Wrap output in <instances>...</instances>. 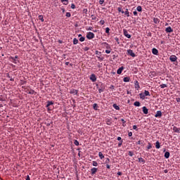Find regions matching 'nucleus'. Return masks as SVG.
Wrapping results in <instances>:
<instances>
[{"label": "nucleus", "instance_id": "f257e3e1", "mask_svg": "<svg viewBox=\"0 0 180 180\" xmlns=\"http://www.w3.org/2000/svg\"><path fill=\"white\" fill-rule=\"evenodd\" d=\"M141 99H146V96H150V91L145 90L144 93L139 94Z\"/></svg>", "mask_w": 180, "mask_h": 180}, {"label": "nucleus", "instance_id": "f03ea898", "mask_svg": "<svg viewBox=\"0 0 180 180\" xmlns=\"http://www.w3.org/2000/svg\"><path fill=\"white\" fill-rule=\"evenodd\" d=\"M18 58H19V56H15V57L11 56L9 60L11 61V63H14V64H18V63H19Z\"/></svg>", "mask_w": 180, "mask_h": 180}, {"label": "nucleus", "instance_id": "7ed1b4c3", "mask_svg": "<svg viewBox=\"0 0 180 180\" xmlns=\"http://www.w3.org/2000/svg\"><path fill=\"white\" fill-rule=\"evenodd\" d=\"M86 37L88 40H92V39H95V34H94V32H87Z\"/></svg>", "mask_w": 180, "mask_h": 180}, {"label": "nucleus", "instance_id": "20e7f679", "mask_svg": "<svg viewBox=\"0 0 180 180\" xmlns=\"http://www.w3.org/2000/svg\"><path fill=\"white\" fill-rule=\"evenodd\" d=\"M123 34H124V36H125V37H127V39H131V35L129 34V32H127V30L124 29Z\"/></svg>", "mask_w": 180, "mask_h": 180}, {"label": "nucleus", "instance_id": "39448f33", "mask_svg": "<svg viewBox=\"0 0 180 180\" xmlns=\"http://www.w3.org/2000/svg\"><path fill=\"white\" fill-rule=\"evenodd\" d=\"M169 60L172 63H175V61H176V60H178V58H176V56H175V55H172L169 57Z\"/></svg>", "mask_w": 180, "mask_h": 180}, {"label": "nucleus", "instance_id": "423d86ee", "mask_svg": "<svg viewBox=\"0 0 180 180\" xmlns=\"http://www.w3.org/2000/svg\"><path fill=\"white\" fill-rule=\"evenodd\" d=\"M127 54L131 56V57H136V53L133 52V50L131 49H128L127 50Z\"/></svg>", "mask_w": 180, "mask_h": 180}, {"label": "nucleus", "instance_id": "0eeeda50", "mask_svg": "<svg viewBox=\"0 0 180 180\" xmlns=\"http://www.w3.org/2000/svg\"><path fill=\"white\" fill-rule=\"evenodd\" d=\"M90 79L92 81V82H96V75H95V74H91L90 75Z\"/></svg>", "mask_w": 180, "mask_h": 180}, {"label": "nucleus", "instance_id": "6e6552de", "mask_svg": "<svg viewBox=\"0 0 180 180\" xmlns=\"http://www.w3.org/2000/svg\"><path fill=\"white\" fill-rule=\"evenodd\" d=\"M162 117V112L161 110L157 111L156 114L155 115V117Z\"/></svg>", "mask_w": 180, "mask_h": 180}, {"label": "nucleus", "instance_id": "1a4fd4ad", "mask_svg": "<svg viewBox=\"0 0 180 180\" xmlns=\"http://www.w3.org/2000/svg\"><path fill=\"white\" fill-rule=\"evenodd\" d=\"M91 175H95V174H96V172H98V168H96V167L91 168Z\"/></svg>", "mask_w": 180, "mask_h": 180}, {"label": "nucleus", "instance_id": "9d476101", "mask_svg": "<svg viewBox=\"0 0 180 180\" xmlns=\"http://www.w3.org/2000/svg\"><path fill=\"white\" fill-rule=\"evenodd\" d=\"M124 70V68L123 66H122L121 68H120L117 70V74H118L119 75H120V74H122V72H123V70Z\"/></svg>", "mask_w": 180, "mask_h": 180}, {"label": "nucleus", "instance_id": "9b49d317", "mask_svg": "<svg viewBox=\"0 0 180 180\" xmlns=\"http://www.w3.org/2000/svg\"><path fill=\"white\" fill-rule=\"evenodd\" d=\"M166 33H172L174 32V30L171 27H168L165 29Z\"/></svg>", "mask_w": 180, "mask_h": 180}, {"label": "nucleus", "instance_id": "f8f14e48", "mask_svg": "<svg viewBox=\"0 0 180 180\" xmlns=\"http://www.w3.org/2000/svg\"><path fill=\"white\" fill-rule=\"evenodd\" d=\"M103 46L107 49V50H110V45L108 44L107 42L103 43Z\"/></svg>", "mask_w": 180, "mask_h": 180}, {"label": "nucleus", "instance_id": "ddd939ff", "mask_svg": "<svg viewBox=\"0 0 180 180\" xmlns=\"http://www.w3.org/2000/svg\"><path fill=\"white\" fill-rule=\"evenodd\" d=\"M152 53L154 54V56H158V49L153 48L152 49Z\"/></svg>", "mask_w": 180, "mask_h": 180}, {"label": "nucleus", "instance_id": "4468645a", "mask_svg": "<svg viewBox=\"0 0 180 180\" xmlns=\"http://www.w3.org/2000/svg\"><path fill=\"white\" fill-rule=\"evenodd\" d=\"M142 109L144 115H148V108H147V107L144 106Z\"/></svg>", "mask_w": 180, "mask_h": 180}, {"label": "nucleus", "instance_id": "2eb2a0df", "mask_svg": "<svg viewBox=\"0 0 180 180\" xmlns=\"http://www.w3.org/2000/svg\"><path fill=\"white\" fill-rule=\"evenodd\" d=\"M153 148V144L151 143H148V146L146 147V151H148Z\"/></svg>", "mask_w": 180, "mask_h": 180}, {"label": "nucleus", "instance_id": "dca6fc26", "mask_svg": "<svg viewBox=\"0 0 180 180\" xmlns=\"http://www.w3.org/2000/svg\"><path fill=\"white\" fill-rule=\"evenodd\" d=\"M105 164L108 165V164H113V160L112 159H109V158H107L106 160H105Z\"/></svg>", "mask_w": 180, "mask_h": 180}, {"label": "nucleus", "instance_id": "f3484780", "mask_svg": "<svg viewBox=\"0 0 180 180\" xmlns=\"http://www.w3.org/2000/svg\"><path fill=\"white\" fill-rule=\"evenodd\" d=\"M161 143H160V141H157L156 143H155V148H157L158 150L161 148Z\"/></svg>", "mask_w": 180, "mask_h": 180}, {"label": "nucleus", "instance_id": "a211bd4d", "mask_svg": "<svg viewBox=\"0 0 180 180\" xmlns=\"http://www.w3.org/2000/svg\"><path fill=\"white\" fill-rule=\"evenodd\" d=\"M137 162H141V164H144L146 162V160L144 158H139L136 160Z\"/></svg>", "mask_w": 180, "mask_h": 180}, {"label": "nucleus", "instance_id": "6ab92c4d", "mask_svg": "<svg viewBox=\"0 0 180 180\" xmlns=\"http://www.w3.org/2000/svg\"><path fill=\"white\" fill-rule=\"evenodd\" d=\"M135 89H137V91H139V89H140V84H139L138 81L135 82Z\"/></svg>", "mask_w": 180, "mask_h": 180}, {"label": "nucleus", "instance_id": "aec40b11", "mask_svg": "<svg viewBox=\"0 0 180 180\" xmlns=\"http://www.w3.org/2000/svg\"><path fill=\"white\" fill-rule=\"evenodd\" d=\"M173 131H174V133H179L180 128H178L176 127H173Z\"/></svg>", "mask_w": 180, "mask_h": 180}, {"label": "nucleus", "instance_id": "412c9836", "mask_svg": "<svg viewBox=\"0 0 180 180\" xmlns=\"http://www.w3.org/2000/svg\"><path fill=\"white\" fill-rule=\"evenodd\" d=\"M70 94H74V95H77L78 94V90L72 89L70 90Z\"/></svg>", "mask_w": 180, "mask_h": 180}, {"label": "nucleus", "instance_id": "4be33fe9", "mask_svg": "<svg viewBox=\"0 0 180 180\" xmlns=\"http://www.w3.org/2000/svg\"><path fill=\"white\" fill-rule=\"evenodd\" d=\"M124 15L129 18L130 16V13H129V9L126 8L125 11H124Z\"/></svg>", "mask_w": 180, "mask_h": 180}, {"label": "nucleus", "instance_id": "5701e85b", "mask_svg": "<svg viewBox=\"0 0 180 180\" xmlns=\"http://www.w3.org/2000/svg\"><path fill=\"white\" fill-rule=\"evenodd\" d=\"M28 94H29L30 95H36V92H35L34 90H33V89L29 90V91H28Z\"/></svg>", "mask_w": 180, "mask_h": 180}, {"label": "nucleus", "instance_id": "b1692460", "mask_svg": "<svg viewBox=\"0 0 180 180\" xmlns=\"http://www.w3.org/2000/svg\"><path fill=\"white\" fill-rule=\"evenodd\" d=\"M112 107L114 108V109H115L116 110H120V107H119V105H117V104H113Z\"/></svg>", "mask_w": 180, "mask_h": 180}, {"label": "nucleus", "instance_id": "393cba45", "mask_svg": "<svg viewBox=\"0 0 180 180\" xmlns=\"http://www.w3.org/2000/svg\"><path fill=\"white\" fill-rule=\"evenodd\" d=\"M124 82H130V78L129 77H124Z\"/></svg>", "mask_w": 180, "mask_h": 180}, {"label": "nucleus", "instance_id": "a878e982", "mask_svg": "<svg viewBox=\"0 0 180 180\" xmlns=\"http://www.w3.org/2000/svg\"><path fill=\"white\" fill-rule=\"evenodd\" d=\"M38 19L41 20V22H44V17L42 15H39Z\"/></svg>", "mask_w": 180, "mask_h": 180}, {"label": "nucleus", "instance_id": "bb28decb", "mask_svg": "<svg viewBox=\"0 0 180 180\" xmlns=\"http://www.w3.org/2000/svg\"><path fill=\"white\" fill-rule=\"evenodd\" d=\"M136 144L139 146H144V141H138Z\"/></svg>", "mask_w": 180, "mask_h": 180}, {"label": "nucleus", "instance_id": "cd10ccee", "mask_svg": "<svg viewBox=\"0 0 180 180\" xmlns=\"http://www.w3.org/2000/svg\"><path fill=\"white\" fill-rule=\"evenodd\" d=\"M136 11H137L138 12H142L143 8H141V6H137V7H136Z\"/></svg>", "mask_w": 180, "mask_h": 180}, {"label": "nucleus", "instance_id": "c85d7f7f", "mask_svg": "<svg viewBox=\"0 0 180 180\" xmlns=\"http://www.w3.org/2000/svg\"><path fill=\"white\" fill-rule=\"evenodd\" d=\"M54 103L53 101H47L46 108H49V106H51V105H53Z\"/></svg>", "mask_w": 180, "mask_h": 180}, {"label": "nucleus", "instance_id": "c756f323", "mask_svg": "<svg viewBox=\"0 0 180 180\" xmlns=\"http://www.w3.org/2000/svg\"><path fill=\"white\" fill-rule=\"evenodd\" d=\"M105 33L108 35L110 34V29L109 27L105 28Z\"/></svg>", "mask_w": 180, "mask_h": 180}, {"label": "nucleus", "instance_id": "7c9ffc66", "mask_svg": "<svg viewBox=\"0 0 180 180\" xmlns=\"http://www.w3.org/2000/svg\"><path fill=\"white\" fill-rule=\"evenodd\" d=\"M168 86L165 84H162L160 85V87L162 88V89H164V88H167Z\"/></svg>", "mask_w": 180, "mask_h": 180}, {"label": "nucleus", "instance_id": "2f4dec72", "mask_svg": "<svg viewBox=\"0 0 180 180\" xmlns=\"http://www.w3.org/2000/svg\"><path fill=\"white\" fill-rule=\"evenodd\" d=\"M7 78H9L10 81H15V79L13 78H12V76H11V75H9V73L7 74Z\"/></svg>", "mask_w": 180, "mask_h": 180}, {"label": "nucleus", "instance_id": "473e14b6", "mask_svg": "<svg viewBox=\"0 0 180 180\" xmlns=\"http://www.w3.org/2000/svg\"><path fill=\"white\" fill-rule=\"evenodd\" d=\"M121 122H122L123 127H126V121L124 120V119H121Z\"/></svg>", "mask_w": 180, "mask_h": 180}, {"label": "nucleus", "instance_id": "72a5a7b5", "mask_svg": "<svg viewBox=\"0 0 180 180\" xmlns=\"http://www.w3.org/2000/svg\"><path fill=\"white\" fill-rule=\"evenodd\" d=\"M93 108H94V110H98V104L94 103L93 105Z\"/></svg>", "mask_w": 180, "mask_h": 180}, {"label": "nucleus", "instance_id": "f704fd0d", "mask_svg": "<svg viewBox=\"0 0 180 180\" xmlns=\"http://www.w3.org/2000/svg\"><path fill=\"white\" fill-rule=\"evenodd\" d=\"M134 106L139 107V106H140L141 104H140V102L136 101L134 103Z\"/></svg>", "mask_w": 180, "mask_h": 180}, {"label": "nucleus", "instance_id": "c9c22d12", "mask_svg": "<svg viewBox=\"0 0 180 180\" xmlns=\"http://www.w3.org/2000/svg\"><path fill=\"white\" fill-rule=\"evenodd\" d=\"M165 157L166 158H169V152H166V153H165Z\"/></svg>", "mask_w": 180, "mask_h": 180}, {"label": "nucleus", "instance_id": "e433bc0d", "mask_svg": "<svg viewBox=\"0 0 180 180\" xmlns=\"http://www.w3.org/2000/svg\"><path fill=\"white\" fill-rule=\"evenodd\" d=\"M154 23H159L160 20L158 18H153Z\"/></svg>", "mask_w": 180, "mask_h": 180}, {"label": "nucleus", "instance_id": "4c0bfd02", "mask_svg": "<svg viewBox=\"0 0 180 180\" xmlns=\"http://www.w3.org/2000/svg\"><path fill=\"white\" fill-rule=\"evenodd\" d=\"M110 167H112V163H110V164H107V165H106V168H107V169H110Z\"/></svg>", "mask_w": 180, "mask_h": 180}, {"label": "nucleus", "instance_id": "58836bf2", "mask_svg": "<svg viewBox=\"0 0 180 180\" xmlns=\"http://www.w3.org/2000/svg\"><path fill=\"white\" fill-rule=\"evenodd\" d=\"M73 44H78V40L77 39V38H75L73 39Z\"/></svg>", "mask_w": 180, "mask_h": 180}, {"label": "nucleus", "instance_id": "ea45409f", "mask_svg": "<svg viewBox=\"0 0 180 180\" xmlns=\"http://www.w3.org/2000/svg\"><path fill=\"white\" fill-rule=\"evenodd\" d=\"M117 11H118V12H121V13H124V11H122V8H120V7H118V8H117Z\"/></svg>", "mask_w": 180, "mask_h": 180}, {"label": "nucleus", "instance_id": "a19ab883", "mask_svg": "<svg viewBox=\"0 0 180 180\" xmlns=\"http://www.w3.org/2000/svg\"><path fill=\"white\" fill-rule=\"evenodd\" d=\"M65 16H66L67 18H71V13L67 12Z\"/></svg>", "mask_w": 180, "mask_h": 180}, {"label": "nucleus", "instance_id": "79ce46f5", "mask_svg": "<svg viewBox=\"0 0 180 180\" xmlns=\"http://www.w3.org/2000/svg\"><path fill=\"white\" fill-rule=\"evenodd\" d=\"M98 155L100 157V158H104L103 154L102 153V152H99Z\"/></svg>", "mask_w": 180, "mask_h": 180}, {"label": "nucleus", "instance_id": "37998d69", "mask_svg": "<svg viewBox=\"0 0 180 180\" xmlns=\"http://www.w3.org/2000/svg\"><path fill=\"white\" fill-rule=\"evenodd\" d=\"M79 40V41H85V37H81Z\"/></svg>", "mask_w": 180, "mask_h": 180}, {"label": "nucleus", "instance_id": "c03bdc74", "mask_svg": "<svg viewBox=\"0 0 180 180\" xmlns=\"http://www.w3.org/2000/svg\"><path fill=\"white\" fill-rule=\"evenodd\" d=\"M74 144H75V146H79V142H78L77 140H75V141H74Z\"/></svg>", "mask_w": 180, "mask_h": 180}, {"label": "nucleus", "instance_id": "a18cd8bd", "mask_svg": "<svg viewBox=\"0 0 180 180\" xmlns=\"http://www.w3.org/2000/svg\"><path fill=\"white\" fill-rule=\"evenodd\" d=\"M61 2H66V3H63L64 5H68V0H61Z\"/></svg>", "mask_w": 180, "mask_h": 180}, {"label": "nucleus", "instance_id": "49530a36", "mask_svg": "<svg viewBox=\"0 0 180 180\" xmlns=\"http://www.w3.org/2000/svg\"><path fill=\"white\" fill-rule=\"evenodd\" d=\"M93 166L98 167V162H96V161H93Z\"/></svg>", "mask_w": 180, "mask_h": 180}, {"label": "nucleus", "instance_id": "de8ad7c7", "mask_svg": "<svg viewBox=\"0 0 180 180\" xmlns=\"http://www.w3.org/2000/svg\"><path fill=\"white\" fill-rule=\"evenodd\" d=\"M100 5H103L105 4V0H99Z\"/></svg>", "mask_w": 180, "mask_h": 180}, {"label": "nucleus", "instance_id": "09e8293b", "mask_svg": "<svg viewBox=\"0 0 180 180\" xmlns=\"http://www.w3.org/2000/svg\"><path fill=\"white\" fill-rule=\"evenodd\" d=\"M128 155H129V157H133V155H134L133 152L129 151V152L128 153Z\"/></svg>", "mask_w": 180, "mask_h": 180}, {"label": "nucleus", "instance_id": "8fccbe9b", "mask_svg": "<svg viewBox=\"0 0 180 180\" xmlns=\"http://www.w3.org/2000/svg\"><path fill=\"white\" fill-rule=\"evenodd\" d=\"M100 24L101 25V26H103V25H105V20H101L100 21Z\"/></svg>", "mask_w": 180, "mask_h": 180}, {"label": "nucleus", "instance_id": "3c124183", "mask_svg": "<svg viewBox=\"0 0 180 180\" xmlns=\"http://www.w3.org/2000/svg\"><path fill=\"white\" fill-rule=\"evenodd\" d=\"M123 144V141H121L118 143V147H122V145Z\"/></svg>", "mask_w": 180, "mask_h": 180}, {"label": "nucleus", "instance_id": "603ef678", "mask_svg": "<svg viewBox=\"0 0 180 180\" xmlns=\"http://www.w3.org/2000/svg\"><path fill=\"white\" fill-rule=\"evenodd\" d=\"M83 12H84V13H85L86 15V13H88V9L87 8H84L83 10Z\"/></svg>", "mask_w": 180, "mask_h": 180}, {"label": "nucleus", "instance_id": "864d4df0", "mask_svg": "<svg viewBox=\"0 0 180 180\" xmlns=\"http://www.w3.org/2000/svg\"><path fill=\"white\" fill-rule=\"evenodd\" d=\"M128 136H129V137H131V136H133V132L132 131H129L128 133Z\"/></svg>", "mask_w": 180, "mask_h": 180}, {"label": "nucleus", "instance_id": "5fc2aeb1", "mask_svg": "<svg viewBox=\"0 0 180 180\" xmlns=\"http://www.w3.org/2000/svg\"><path fill=\"white\" fill-rule=\"evenodd\" d=\"M71 8H72V9H75V4H71Z\"/></svg>", "mask_w": 180, "mask_h": 180}, {"label": "nucleus", "instance_id": "6e6d98bb", "mask_svg": "<svg viewBox=\"0 0 180 180\" xmlns=\"http://www.w3.org/2000/svg\"><path fill=\"white\" fill-rule=\"evenodd\" d=\"M115 40L117 41V44H120L119 39L117 38V37L115 38Z\"/></svg>", "mask_w": 180, "mask_h": 180}, {"label": "nucleus", "instance_id": "4d7b16f0", "mask_svg": "<svg viewBox=\"0 0 180 180\" xmlns=\"http://www.w3.org/2000/svg\"><path fill=\"white\" fill-rule=\"evenodd\" d=\"M96 56H101V53L99 52L98 51H96Z\"/></svg>", "mask_w": 180, "mask_h": 180}, {"label": "nucleus", "instance_id": "13d9d810", "mask_svg": "<svg viewBox=\"0 0 180 180\" xmlns=\"http://www.w3.org/2000/svg\"><path fill=\"white\" fill-rule=\"evenodd\" d=\"M97 58H98L100 61H103V58H101V56H97Z\"/></svg>", "mask_w": 180, "mask_h": 180}, {"label": "nucleus", "instance_id": "bf43d9fd", "mask_svg": "<svg viewBox=\"0 0 180 180\" xmlns=\"http://www.w3.org/2000/svg\"><path fill=\"white\" fill-rule=\"evenodd\" d=\"M105 53L106 54H110V50L109 49L105 50Z\"/></svg>", "mask_w": 180, "mask_h": 180}, {"label": "nucleus", "instance_id": "052dcab7", "mask_svg": "<svg viewBox=\"0 0 180 180\" xmlns=\"http://www.w3.org/2000/svg\"><path fill=\"white\" fill-rule=\"evenodd\" d=\"M98 92L99 94H102V92H103V89H99Z\"/></svg>", "mask_w": 180, "mask_h": 180}, {"label": "nucleus", "instance_id": "680f3d73", "mask_svg": "<svg viewBox=\"0 0 180 180\" xmlns=\"http://www.w3.org/2000/svg\"><path fill=\"white\" fill-rule=\"evenodd\" d=\"M133 14L134 15V16H137L138 15V13L136 11L133 12Z\"/></svg>", "mask_w": 180, "mask_h": 180}, {"label": "nucleus", "instance_id": "e2e57ef3", "mask_svg": "<svg viewBox=\"0 0 180 180\" xmlns=\"http://www.w3.org/2000/svg\"><path fill=\"white\" fill-rule=\"evenodd\" d=\"M94 27H89V28H86V30H93Z\"/></svg>", "mask_w": 180, "mask_h": 180}, {"label": "nucleus", "instance_id": "0e129e2a", "mask_svg": "<svg viewBox=\"0 0 180 180\" xmlns=\"http://www.w3.org/2000/svg\"><path fill=\"white\" fill-rule=\"evenodd\" d=\"M117 174L119 176H120V175H122V172H118L117 173Z\"/></svg>", "mask_w": 180, "mask_h": 180}, {"label": "nucleus", "instance_id": "69168bd1", "mask_svg": "<svg viewBox=\"0 0 180 180\" xmlns=\"http://www.w3.org/2000/svg\"><path fill=\"white\" fill-rule=\"evenodd\" d=\"M110 89H115V86H113V85H111L110 86Z\"/></svg>", "mask_w": 180, "mask_h": 180}, {"label": "nucleus", "instance_id": "338daca9", "mask_svg": "<svg viewBox=\"0 0 180 180\" xmlns=\"http://www.w3.org/2000/svg\"><path fill=\"white\" fill-rule=\"evenodd\" d=\"M176 101L178 102V103H179V102H180V98H176Z\"/></svg>", "mask_w": 180, "mask_h": 180}, {"label": "nucleus", "instance_id": "774afa93", "mask_svg": "<svg viewBox=\"0 0 180 180\" xmlns=\"http://www.w3.org/2000/svg\"><path fill=\"white\" fill-rule=\"evenodd\" d=\"M26 180H30V176L29 175L27 176Z\"/></svg>", "mask_w": 180, "mask_h": 180}]
</instances>
